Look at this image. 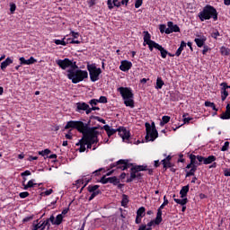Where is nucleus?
Listing matches in <instances>:
<instances>
[{
  "label": "nucleus",
  "mask_w": 230,
  "mask_h": 230,
  "mask_svg": "<svg viewBox=\"0 0 230 230\" xmlns=\"http://www.w3.org/2000/svg\"><path fill=\"white\" fill-rule=\"evenodd\" d=\"M124 105H126V107H130V109H134V98L125 99Z\"/></svg>",
  "instance_id": "nucleus-26"
},
{
  "label": "nucleus",
  "mask_w": 230,
  "mask_h": 230,
  "mask_svg": "<svg viewBox=\"0 0 230 230\" xmlns=\"http://www.w3.org/2000/svg\"><path fill=\"white\" fill-rule=\"evenodd\" d=\"M137 217H145V207H141L137 211Z\"/></svg>",
  "instance_id": "nucleus-40"
},
{
  "label": "nucleus",
  "mask_w": 230,
  "mask_h": 230,
  "mask_svg": "<svg viewBox=\"0 0 230 230\" xmlns=\"http://www.w3.org/2000/svg\"><path fill=\"white\" fill-rule=\"evenodd\" d=\"M159 224L160 223H157V221L155 219L147 223V225H141L140 226H145L144 230H152V227L155 226H159Z\"/></svg>",
  "instance_id": "nucleus-18"
},
{
  "label": "nucleus",
  "mask_w": 230,
  "mask_h": 230,
  "mask_svg": "<svg viewBox=\"0 0 230 230\" xmlns=\"http://www.w3.org/2000/svg\"><path fill=\"white\" fill-rule=\"evenodd\" d=\"M229 150V142H225L224 146L221 147V152H227Z\"/></svg>",
  "instance_id": "nucleus-44"
},
{
  "label": "nucleus",
  "mask_w": 230,
  "mask_h": 230,
  "mask_svg": "<svg viewBox=\"0 0 230 230\" xmlns=\"http://www.w3.org/2000/svg\"><path fill=\"white\" fill-rule=\"evenodd\" d=\"M35 62H37V59H35L33 57H31L29 59L22 57L20 58L21 66H31V64H35Z\"/></svg>",
  "instance_id": "nucleus-12"
},
{
  "label": "nucleus",
  "mask_w": 230,
  "mask_h": 230,
  "mask_svg": "<svg viewBox=\"0 0 230 230\" xmlns=\"http://www.w3.org/2000/svg\"><path fill=\"white\" fill-rule=\"evenodd\" d=\"M146 141H155L157 137H159V133L157 132V129L155 128V123L152 122L150 123L146 122Z\"/></svg>",
  "instance_id": "nucleus-4"
},
{
  "label": "nucleus",
  "mask_w": 230,
  "mask_h": 230,
  "mask_svg": "<svg viewBox=\"0 0 230 230\" xmlns=\"http://www.w3.org/2000/svg\"><path fill=\"white\" fill-rule=\"evenodd\" d=\"M227 96H229V93L227 92V90H221L222 102H225V100H226V98H227Z\"/></svg>",
  "instance_id": "nucleus-41"
},
{
  "label": "nucleus",
  "mask_w": 230,
  "mask_h": 230,
  "mask_svg": "<svg viewBox=\"0 0 230 230\" xmlns=\"http://www.w3.org/2000/svg\"><path fill=\"white\" fill-rule=\"evenodd\" d=\"M35 180H30L27 183V187L33 188V186H37V183H34Z\"/></svg>",
  "instance_id": "nucleus-53"
},
{
  "label": "nucleus",
  "mask_w": 230,
  "mask_h": 230,
  "mask_svg": "<svg viewBox=\"0 0 230 230\" xmlns=\"http://www.w3.org/2000/svg\"><path fill=\"white\" fill-rule=\"evenodd\" d=\"M93 111H100V107H96V106H92V108L89 107L87 110V114H91Z\"/></svg>",
  "instance_id": "nucleus-45"
},
{
  "label": "nucleus",
  "mask_w": 230,
  "mask_h": 230,
  "mask_svg": "<svg viewBox=\"0 0 230 230\" xmlns=\"http://www.w3.org/2000/svg\"><path fill=\"white\" fill-rule=\"evenodd\" d=\"M107 4H108L109 10H112L114 6H116L117 8H119V6H121V2H119V0H108Z\"/></svg>",
  "instance_id": "nucleus-14"
},
{
  "label": "nucleus",
  "mask_w": 230,
  "mask_h": 230,
  "mask_svg": "<svg viewBox=\"0 0 230 230\" xmlns=\"http://www.w3.org/2000/svg\"><path fill=\"white\" fill-rule=\"evenodd\" d=\"M127 204H128V196L124 194L122 195L121 206L126 208Z\"/></svg>",
  "instance_id": "nucleus-39"
},
{
  "label": "nucleus",
  "mask_w": 230,
  "mask_h": 230,
  "mask_svg": "<svg viewBox=\"0 0 230 230\" xmlns=\"http://www.w3.org/2000/svg\"><path fill=\"white\" fill-rule=\"evenodd\" d=\"M141 177H143V174L141 172H136L131 171L130 177L128 178L127 182H132L134 179H141Z\"/></svg>",
  "instance_id": "nucleus-15"
},
{
  "label": "nucleus",
  "mask_w": 230,
  "mask_h": 230,
  "mask_svg": "<svg viewBox=\"0 0 230 230\" xmlns=\"http://www.w3.org/2000/svg\"><path fill=\"white\" fill-rule=\"evenodd\" d=\"M152 36L149 34L148 31H144V46H146V44L150 42H154V40H151Z\"/></svg>",
  "instance_id": "nucleus-22"
},
{
  "label": "nucleus",
  "mask_w": 230,
  "mask_h": 230,
  "mask_svg": "<svg viewBox=\"0 0 230 230\" xmlns=\"http://www.w3.org/2000/svg\"><path fill=\"white\" fill-rule=\"evenodd\" d=\"M182 199H180V206H186L188 204V198H181Z\"/></svg>",
  "instance_id": "nucleus-51"
},
{
  "label": "nucleus",
  "mask_w": 230,
  "mask_h": 230,
  "mask_svg": "<svg viewBox=\"0 0 230 230\" xmlns=\"http://www.w3.org/2000/svg\"><path fill=\"white\" fill-rule=\"evenodd\" d=\"M69 128H75L83 134V137L76 143V146L79 147V152L85 151V146H87L88 149L93 148V145L99 143L100 139H98V136L100 132L96 130V128H90L87 124L79 120H70L65 126V129L67 130Z\"/></svg>",
  "instance_id": "nucleus-1"
},
{
  "label": "nucleus",
  "mask_w": 230,
  "mask_h": 230,
  "mask_svg": "<svg viewBox=\"0 0 230 230\" xmlns=\"http://www.w3.org/2000/svg\"><path fill=\"white\" fill-rule=\"evenodd\" d=\"M146 165H135L131 168V172H146Z\"/></svg>",
  "instance_id": "nucleus-19"
},
{
  "label": "nucleus",
  "mask_w": 230,
  "mask_h": 230,
  "mask_svg": "<svg viewBox=\"0 0 230 230\" xmlns=\"http://www.w3.org/2000/svg\"><path fill=\"white\" fill-rule=\"evenodd\" d=\"M188 191H190V185L183 186L180 190L181 199L186 198Z\"/></svg>",
  "instance_id": "nucleus-20"
},
{
  "label": "nucleus",
  "mask_w": 230,
  "mask_h": 230,
  "mask_svg": "<svg viewBox=\"0 0 230 230\" xmlns=\"http://www.w3.org/2000/svg\"><path fill=\"white\" fill-rule=\"evenodd\" d=\"M89 103L92 107H94V105H98V103H99L98 99H92V100H90Z\"/></svg>",
  "instance_id": "nucleus-55"
},
{
  "label": "nucleus",
  "mask_w": 230,
  "mask_h": 230,
  "mask_svg": "<svg viewBox=\"0 0 230 230\" xmlns=\"http://www.w3.org/2000/svg\"><path fill=\"white\" fill-rule=\"evenodd\" d=\"M220 52H221V55H224L225 57H227V55H230V49L226 47H221Z\"/></svg>",
  "instance_id": "nucleus-37"
},
{
  "label": "nucleus",
  "mask_w": 230,
  "mask_h": 230,
  "mask_svg": "<svg viewBox=\"0 0 230 230\" xmlns=\"http://www.w3.org/2000/svg\"><path fill=\"white\" fill-rule=\"evenodd\" d=\"M155 220L156 221V224H161V222H163V208H161V207H159L157 209V214Z\"/></svg>",
  "instance_id": "nucleus-23"
},
{
  "label": "nucleus",
  "mask_w": 230,
  "mask_h": 230,
  "mask_svg": "<svg viewBox=\"0 0 230 230\" xmlns=\"http://www.w3.org/2000/svg\"><path fill=\"white\" fill-rule=\"evenodd\" d=\"M86 68L89 72L91 82H98V80H100L102 68L96 67V64H88Z\"/></svg>",
  "instance_id": "nucleus-5"
},
{
  "label": "nucleus",
  "mask_w": 230,
  "mask_h": 230,
  "mask_svg": "<svg viewBox=\"0 0 230 230\" xmlns=\"http://www.w3.org/2000/svg\"><path fill=\"white\" fill-rule=\"evenodd\" d=\"M199 18L201 22L209 21V19H213L214 21L218 20V13L217 9L212 5H206L201 12L199 13Z\"/></svg>",
  "instance_id": "nucleus-3"
},
{
  "label": "nucleus",
  "mask_w": 230,
  "mask_h": 230,
  "mask_svg": "<svg viewBox=\"0 0 230 230\" xmlns=\"http://www.w3.org/2000/svg\"><path fill=\"white\" fill-rule=\"evenodd\" d=\"M67 73V78L68 80H72V84H80L85 78H89V73L85 70L70 68Z\"/></svg>",
  "instance_id": "nucleus-2"
},
{
  "label": "nucleus",
  "mask_w": 230,
  "mask_h": 230,
  "mask_svg": "<svg viewBox=\"0 0 230 230\" xmlns=\"http://www.w3.org/2000/svg\"><path fill=\"white\" fill-rule=\"evenodd\" d=\"M146 45L148 46L150 51H154V48H155V49H159V44L156 43L155 41H151L149 43H146Z\"/></svg>",
  "instance_id": "nucleus-28"
},
{
  "label": "nucleus",
  "mask_w": 230,
  "mask_h": 230,
  "mask_svg": "<svg viewBox=\"0 0 230 230\" xmlns=\"http://www.w3.org/2000/svg\"><path fill=\"white\" fill-rule=\"evenodd\" d=\"M31 220H33V216L27 217L22 219L23 223L30 222Z\"/></svg>",
  "instance_id": "nucleus-60"
},
{
  "label": "nucleus",
  "mask_w": 230,
  "mask_h": 230,
  "mask_svg": "<svg viewBox=\"0 0 230 230\" xmlns=\"http://www.w3.org/2000/svg\"><path fill=\"white\" fill-rule=\"evenodd\" d=\"M99 182H102V184H107L109 182V178L107 176H102Z\"/></svg>",
  "instance_id": "nucleus-48"
},
{
  "label": "nucleus",
  "mask_w": 230,
  "mask_h": 230,
  "mask_svg": "<svg viewBox=\"0 0 230 230\" xmlns=\"http://www.w3.org/2000/svg\"><path fill=\"white\" fill-rule=\"evenodd\" d=\"M189 172H190V174L195 175V172H197V165L192 166Z\"/></svg>",
  "instance_id": "nucleus-61"
},
{
  "label": "nucleus",
  "mask_w": 230,
  "mask_h": 230,
  "mask_svg": "<svg viewBox=\"0 0 230 230\" xmlns=\"http://www.w3.org/2000/svg\"><path fill=\"white\" fill-rule=\"evenodd\" d=\"M162 163H163L164 168H165V170H166V168H172V163L166 162V161H162Z\"/></svg>",
  "instance_id": "nucleus-49"
},
{
  "label": "nucleus",
  "mask_w": 230,
  "mask_h": 230,
  "mask_svg": "<svg viewBox=\"0 0 230 230\" xmlns=\"http://www.w3.org/2000/svg\"><path fill=\"white\" fill-rule=\"evenodd\" d=\"M143 4V0H137L135 3V8H139Z\"/></svg>",
  "instance_id": "nucleus-59"
},
{
  "label": "nucleus",
  "mask_w": 230,
  "mask_h": 230,
  "mask_svg": "<svg viewBox=\"0 0 230 230\" xmlns=\"http://www.w3.org/2000/svg\"><path fill=\"white\" fill-rule=\"evenodd\" d=\"M167 26L168 28L165 30L166 35H170V33H179V31H181L179 25L174 24L173 22H168Z\"/></svg>",
  "instance_id": "nucleus-10"
},
{
  "label": "nucleus",
  "mask_w": 230,
  "mask_h": 230,
  "mask_svg": "<svg viewBox=\"0 0 230 230\" xmlns=\"http://www.w3.org/2000/svg\"><path fill=\"white\" fill-rule=\"evenodd\" d=\"M170 122V116H163L162 121L160 122L161 127L166 125V123Z\"/></svg>",
  "instance_id": "nucleus-38"
},
{
  "label": "nucleus",
  "mask_w": 230,
  "mask_h": 230,
  "mask_svg": "<svg viewBox=\"0 0 230 230\" xmlns=\"http://www.w3.org/2000/svg\"><path fill=\"white\" fill-rule=\"evenodd\" d=\"M118 91L120 93L123 100L134 98V93H132V90L128 87H119L118 88Z\"/></svg>",
  "instance_id": "nucleus-8"
},
{
  "label": "nucleus",
  "mask_w": 230,
  "mask_h": 230,
  "mask_svg": "<svg viewBox=\"0 0 230 230\" xmlns=\"http://www.w3.org/2000/svg\"><path fill=\"white\" fill-rule=\"evenodd\" d=\"M54 42L57 44V46H67L68 44V42L66 41V38L63 40H55Z\"/></svg>",
  "instance_id": "nucleus-34"
},
{
  "label": "nucleus",
  "mask_w": 230,
  "mask_h": 230,
  "mask_svg": "<svg viewBox=\"0 0 230 230\" xmlns=\"http://www.w3.org/2000/svg\"><path fill=\"white\" fill-rule=\"evenodd\" d=\"M97 102L99 103H107V97L105 96H101L99 99H97Z\"/></svg>",
  "instance_id": "nucleus-47"
},
{
  "label": "nucleus",
  "mask_w": 230,
  "mask_h": 230,
  "mask_svg": "<svg viewBox=\"0 0 230 230\" xmlns=\"http://www.w3.org/2000/svg\"><path fill=\"white\" fill-rule=\"evenodd\" d=\"M39 224V227H40V230H45L47 226L49 227V220H45L42 224L40 223H38Z\"/></svg>",
  "instance_id": "nucleus-35"
},
{
  "label": "nucleus",
  "mask_w": 230,
  "mask_h": 230,
  "mask_svg": "<svg viewBox=\"0 0 230 230\" xmlns=\"http://www.w3.org/2000/svg\"><path fill=\"white\" fill-rule=\"evenodd\" d=\"M159 30L162 33H166V30H168V28H166V25L161 24Z\"/></svg>",
  "instance_id": "nucleus-54"
},
{
  "label": "nucleus",
  "mask_w": 230,
  "mask_h": 230,
  "mask_svg": "<svg viewBox=\"0 0 230 230\" xmlns=\"http://www.w3.org/2000/svg\"><path fill=\"white\" fill-rule=\"evenodd\" d=\"M108 182H110V184H119V180L117 179L116 176H113V177H109L108 178Z\"/></svg>",
  "instance_id": "nucleus-36"
},
{
  "label": "nucleus",
  "mask_w": 230,
  "mask_h": 230,
  "mask_svg": "<svg viewBox=\"0 0 230 230\" xmlns=\"http://www.w3.org/2000/svg\"><path fill=\"white\" fill-rule=\"evenodd\" d=\"M221 119H230V105H226V111L221 115Z\"/></svg>",
  "instance_id": "nucleus-25"
},
{
  "label": "nucleus",
  "mask_w": 230,
  "mask_h": 230,
  "mask_svg": "<svg viewBox=\"0 0 230 230\" xmlns=\"http://www.w3.org/2000/svg\"><path fill=\"white\" fill-rule=\"evenodd\" d=\"M130 166H132V164H128V160H123L120 159L118 162L111 164V168H116L118 170H127L128 168H130Z\"/></svg>",
  "instance_id": "nucleus-7"
},
{
  "label": "nucleus",
  "mask_w": 230,
  "mask_h": 230,
  "mask_svg": "<svg viewBox=\"0 0 230 230\" xmlns=\"http://www.w3.org/2000/svg\"><path fill=\"white\" fill-rule=\"evenodd\" d=\"M56 64H58V66L61 67V69H63L64 71L65 69H67V67H71V69H75V67L76 69L78 68V66H76V63H73V61L70 60L69 58L58 59L56 60Z\"/></svg>",
  "instance_id": "nucleus-6"
},
{
  "label": "nucleus",
  "mask_w": 230,
  "mask_h": 230,
  "mask_svg": "<svg viewBox=\"0 0 230 230\" xmlns=\"http://www.w3.org/2000/svg\"><path fill=\"white\" fill-rule=\"evenodd\" d=\"M163 85H164V81L161 77H157L155 89H163Z\"/></svg>",
  "instance_id": "nucleus-31"
},
{
  "label": "nucleus",
  "mask_w": 230,
  "mask_h": 230,
  "mask_svg": "<svg viewBox=\"0 0 230 230\" xmlns=\"http://www.w3.org/2000/svg\"><path fill=\"white\" fill-rule=\"evenodd\" d=\"M21 175H22V177H26L28 175H31V172L27 170V171L22 172Z\"/></svg>",
  "instance_id": "nucleus-64"
},
{
  "label": "nucleus",
  "mask_w": 230,
  "mask_h": 230,
  "mask_svg": "<svg viewBox=\"0 0 230 230\" xmlns=\"http://www.w3.org/2000/svg\"><path fill=\"white\" fill-rule=\"evenodd\" d=\"M190 164H192V166H196V167L200 166V163H199V161H197V155H190Z\"/></svg>",
  "instance_id": "nucleus-24"
},
{
  "label": "nucleus",
  "mask_w": 230,
  "mask_h": 230,
  "mask_svg": "<svg viewBox=\"0 0 230 230\" xmlns=\"http://www.w3.org/2000/svg\"><path fill=\"white\" fill-rule=\"evenodd\" d=\"M196 159L199 161V164H200V163H203L205 164L206 157L200 156V155H197Z\"/></svg>",
  "instance_id": "nucleus-52"
},
{
  "label": "nucleus",
  "mask_w": 230,
  "mask_h": 230,
  "mask_svg": "<svg viewBox=\"0 0 230 230\" xmlns=\"http://www.w3.org/2000/svg\"><path fill=\"white\" fill-rule=\"evenodd\" d=\"M19 197H20L21 199H26V197H30V192H28V191L21 192V193L19 194Z\"/></svg>",
  "instance_id": "nucleus-50"
},
{
  "label": "nucleus",
  "mask_w": 230,
  "mask_h": 230,
  "mask_svg": "<svg viewBox=\"0 0 230 230\" xmlns=\"http://www.w3.org/2000/svg\"><path fill=\"white\" fill-rule=\"evenodd\" d=\"M39 229H40V226H39V224L33 223L31 230H39Z\"/></svg>",
  "instance_id": "nucleus-62"
},
{
  "label": "nucleus",
  "mask_w": 230,
  "mask_h": 230,
  "mask_svg": "<svg viewBox=\"0 0 230 230\" xmlns=\"http://www.w3.org/2000/svg\"><path fill=\"white\" fill-rule=\"evenodd\" d=\"M49 154H51V150L49 149H45L43 151L39 152V155H42V157H45V155H49Z\"/></svg>",
  "instance_id": "nucleus-43"
},
{
  "label": "nucleus",
  "mask_w": 230,
  "mask_h": 230,
  "mask_svg": "<svg viewBox=\"0 0 230 230\" xmlns=\"http://www.w3.org/2000/svg\"><path fill=\"white\" fill-rule=\"evenodd\" d=\"M103 129L107 132L109 137H111V136H114V134L118 132V128L117 129L111 128L110 125H104Z\"/></svg>",
  "instance_id": "nucleus-16"
},
{
  "label": "nucleus",
  "mask_w": 230,
  "mask_h": 230,
  "mask_svg": "<svg viewBox=\"0 0 230 230\" xmlns=\"http://www.w3.org/2000/svg\"><path fill=\"white\" fill-rule=\"evenodd\" d=\"M186 48V42L181 41L179 49H177L175 55L176 57H181V53H182L183 49Z\"/></svg>",
  "instance_id": "nucleus-27"
},
{
  "label": "nucleus",
  "mask_w": 230,
  "mask_h": 230,
  "mask_svg": "<svg viewBox=\"0 0 230 230\" xmlns=\"http://www.w3.org/2000/svg\"><path fill=\"white\" fill-rule=\"evenodd\" d=\"M102 193V190H98L95 192H92L91 196L89 197L88 200L91 201L93 200L97 195H100Z\"/></svg>",
  "instance_id": "nucleus-42"
},
{
  "label": "nucleus",
  "mask_w": 230,
  "mask_h": 230,
  "mask_svg": "<svg viewBox=\"0 0 230 230\" xmlns=\"http://www.w3.org/2000/svg\"><path fill=\"white\" fill-rule=\"evenodd\" d=\"M157 49L158 51H160L162 58H165L166 56L168 55V51L164 49V48H163V46L161 45H159Z\"/></svg>",
  "instance_id": "nucleus-30"
},
{
  "label": "nucleus",
  "mask_w": 230,
  "mask_h": 230,
  "mask_svg": "<svg viewBox=\"0 0 230 230\" xmlns=\"http://www.w3.org/2000/svg\"><path fill=\"white\" fill-rule=\"evenodd\" d=\"M10 64H13V59L11 58H7L4 61L1 63V69L2 71H4L7 66H10Z\"/></svg>",
  "instance_id": "nucleus-17"
},
{
  "label": "nucleus",
  "mask_w": 230,
  "mask_h": 230,
  "mask_svg": "<svg viewBox=\"0 0 230 230\" xmlns=\"http://www.w3.org/2000/svg\"><path fill=\"white\" fill-rule=\"evenodd\" d=\"M131 68H132V62L128 61V60L121 61L120 66H119L120 71L127 72V71H129V69H131Z\"/></svg>",
  "instance_id": "nucleus-11"
},
{
  "label": "nucleus",
  "mask_w": 230,
  "mask_h": 230,
  "mask_svg": "<svg viewBox=\"0 0 230 230\" xmlns=\"http://www.w3.org/2000/svg\"><path fill=\"white\" fill-rule=\"evenodd\" d=\"M117 132H119V136L122 138L124 143H128L130 139V131L127 130V128L123 127H119L117 128Z\"/></svg>",
  "instance_id": "nucleus-9"
},
{
  "label": "nucleus",
  "mask_w": 230,
  "mask_h": 230,
  "mask_svg": "<svg viewBox=\"0 0 230 230\" xmlns=\"http://www.w3.org/2000/svg\"><path fill=\"white\" fill-rule=\"evenodd\" d=\"M168 199H166V196L164 197V203L160 206V209H164V206H168Z\"/></svg>",
  "instance_id": "nucleus-46"
},
{
  "label": "nucleus",
  "mask_w": 230,
  "mask_h": 230,
  "mask_svg": "<svg viewBox=\"0 0 230 230\" xmlns=\"http://www.w3.org/2000/svg\"><path fill=\"white\" fill-rule=\"evenodd\" d=\"M206 37L202 36L201 38H196L194 42H196L198 48H202V46H204L206 43Z\"/></svg>",
  "instance_id": "nucleus-21"
},
{
  "label": "nucleus",
  "mask_w": 230,
  "mask_h": 230,
  "mask_svg": "<svg viewBox=\"0 0 230 230\" xmlns=\"http://www.w3.org/2000/svg\"><path fill=\"white\" fill-rule=\"evenodd\" d=\"M62 220H64V217L62 214H58L56 217L54 226H60L62 224Z\"/></svg>",
  "instance_id": "nucleus-33"
},
{
  "label": "nucleus",
  "mask_w": 230,
  "mask_h": 230,
  "mask_svg": "<svg viewBox=\"0 0 230 230\" xmlns=\"http://www.w3.org/2000/svg\"><path fill=\"white\" fill-rule=\"evenodd\" d=\"M211 37L213 39H217V37H220V32H218V31H215L212 32Z\"/></svg>",
  "instance_id": "nucleus-57"
},
{
  "label": "nucleus",
  "mask_w": 230,
  "mask_h": 230,
  "mask_svg": "<svg viewBox=\"0 0 230 230\" xmlns=\"http://www.w3.org/2000/svg\"><path fill=\"white\" fill-rule=\"evenodd\" d=\"M68 44H80V40H71V39H67L66 40Z\"/></svg>",
  "instance_id": "nucleus-58"
},
{
  "label": "nucleus",
  "mask_w": 230,
  "mask_h": 230,
  "mask_svg": "<svg viewBox=\"0 0 230 230\" xmlns=\"http://www.w3.org/2000/svg\"><path fill=\"white\" fill-rule=\"evenodd\" d=\"M82 111H85L87 114V111H89V104L85 102H77L76 103V112H82Z\"/></svg>",
  "instance_id": "nucleus-13"
},
{
  "label": "nucleus",
  "mask_w": 230,
  "mask_h": 230,
  "mask_svg": "<svg viewBox=\"0 0 230 230\" xmlns=\"http://www.w3.org/2000/svg\"><path fill=\"white\" fill-rule=\"evenodd\" d=\"M99 188H100V185H89L87 187V190H88L89 193H94V192L98 191Z\"/></svg>",
  "instance_id": "nucleus-32"
},
{
  "label": "nucleus",
  "mask_w": 230,
  "mask_h": 230,
  "mask_svg": "<svg viewBox=\"0 0 230 230\" xmlns=\"http://www.w3.org/2000/svg\"><path fill=\"white\" fill-rule=\"evenodd\" d=\"M217 161V156L209 155L208 157L205 158V164H211V163H215Z\"/></svg>",
  "instance_id": "nucleus-29"
},
{
  "label": "nucleus",
  "mask_w": 230,
  "mask_h": 230,
  "mask_svg": "<svg viewBox=\"0 0 230 230\" xmlns=\"http://www.w3.org/2000/svg\"><path fill=\"white\" fill-rule=\"evenodd\" d=\"M221 87H222V90H227V89H230V86L227 85L226 83H222L221 84Z\"/></svg>",
  "instance_id": "nucleus-63"
},
{
  "label": "nucleus",
  "mask_w": 230,
  "mask_h": 230,
  "mask_svg": "<svg viewBox=\"0 0 230 230\" xmlns=\"http://www.w3.org/2000/svg\"><path fill=\"white\" fill-rule=\"evenodd\" d=\"M84 182H85V180H84V179L77 180L75 181V186H77V188H80V185L84 184Z\"/></svg>",
  "instance_id": "nucleus-56"
}]
</instances>
